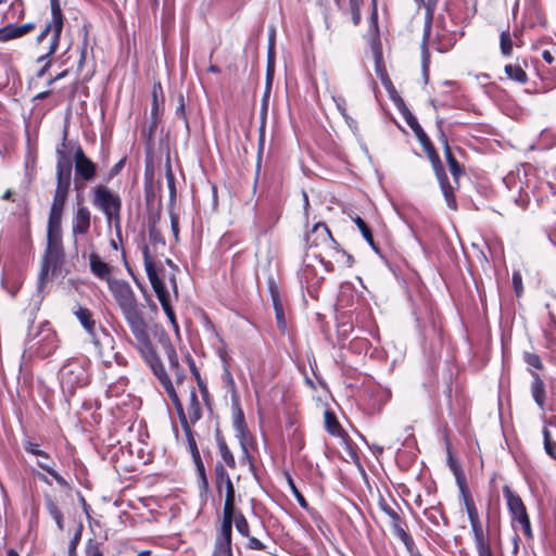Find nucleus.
<instances>
[{
  "label": "nucleus",
  "instance_id": "a211bd4d",
  "mask_svg": "<svg viewBox=\"0 0 556 556\" xmlns=\"http://www.w3.org/2000/svg\"><path fill=\"white\" fill-rule=\"evenodd\" d=\"M435 175L439 180L442 193L445 198L446 204L450 208L455 210L456 208V200L453 193V188L450 185L447 177L445 175V172L443 168L435 167Z\"/></svg>",
  "mask_w": 556,
  "mask_h": 556
},
{
  "label": "nucleus",
  "instance_id": "b1692460",
  "mask_svg": "<svg viewBox=\"0 0 556 556\" xmlns=\"http://www.w3.org/2000/svg\"><path fill=\"white\" fill-rule=\"evenodd\" d=\"M163 102V90L160 84H154L152 88L151 115L154 121L160 114L161 103Z\"/></svg>",
  "mask_w": 556,
  "mask_h": 556
},
{
  "label": "nucleus",
  "instance_id": "603ef678",
  "mask_svg": "<svg viewBox=\"0 0 556 556\" xmlns=\"http://www.w3.org/2000/svg\"><path fill=\"white\" fill-rule=\"evenodd\" d=\"M223 370H224V372H223L224 380L227 382L228 386L233 387L235 380L230 372L229 365L224 366Z\"/></svg>",
  "mask_w": 556,
  "mask_h": 556
},
{
  "label": "nucleus",
  "instance_id": "f3484780",
  "mask_svg": "<svg viewBox=\"0 0 556 556\" xmlns=\"http://www.w3.org/2000/svg\"><path fill=\"white\" fill-rule=\"evenodd\" d=\"M307 241L312 245H318L320 243H334L330 230L323 223H317L314 225L312 231L307 235Z\"/></svg>",
  "mask_w": 556,
  "mask_h": 556
},
{
  "label": "nucleus",
  "instance_id": "ddd939ff",
  "mask_svg": "<svg viewBox=\"0 0 556 556\" xmlns=\"http://www.w3.org/2000/svg\"><path fill=\"white\" fill-rule=\"evenodd\" d=\"M235 509H223V520L218 532V545L224 548L227 556H232L231 553V532Z\"/></svg>",
  "mask_w": 556,
  "mask_h": 556
},
{
  "label": "nucleus",
  "instance_id": "f257e3e1",
  "mask_svg": "<svg viewBox=\"0 0 556 556\" xmlns=\"http://www.w3.org/2000/svg\"><path fill=\"white\" fill-rule=\"evenodd\" d=\"M109 289L122 309L123 316L135 337L138 351L159 378L177 413L180 415L181 421L185 422V417H182V404L156 355L149 334V325L143 317V312L136 300L130 285L124 280H112L109 281Z\"/></svg>",
  "mask_w": 556,
  "mask_h": 556
},
{
  "label": "nucleus",
  "instance_id": "79ce46f5",
  "mask_svg": "<svg viewBox=\"0 0 556 556\" xmlns=\"http://www.w3.org/2000/svg\"><path fill=\"white\" fill-rule=\"evenodd\" d=\"M523 359L529 366H531L535 369L543 368V364H542L540 356L534 353H525Z\"/></svg>",
  "mask_w": 556,
  "mask_h": 556
},
{
  "label": "nucleus",
  "instance_id": "49530a36",
  "mask_svg": "<svg viewBox=\"0 0 556 556\" xmlns=\"http://www.w3.org/2000/svg\"><path fill=\"white\" fill-rule=\"evenodd\" d=\"M249 539L248 547L255 551H264L266 548L265 544H263L258 539L254 536H247Z\"/></svg>",
  "mask_w": 556,
  "mask_h": 556
},
{
  "label": "nucleus",
  "instance_id": "c03bdc74",
  "mask_svg": "<svg viewBox=\"0 0 556 556\" xmlns=\"http://www.w3.org/2000/svg\"><path fill=\"white\" fill-rule=\"evenodd\" d=\"M513 285H514L516 294L519 296L522 293V289H523L522 278H521V275L519 271L513 273Z\"/></svg>",
  "mask_w": 556,
  "mask_h": 556
},
{
  "label": "nucleus",
  "instance_id": "c9c22d12",
  "mask_svg": "<svg viewBox=\"0 0 556 556\" xmlns=\"http://www.w3.org/2000/svg\"><path fill=\"white\" fill-rule=\"evenodd\" d=\"M232 523H235L237 531L241 535L249 536V534H250V527H249L248 520L245 519V517L242 514H237L236 515V510H235L233 511V521H232Z\"/></svg>",
  "mask_w": 556,
  "mask_h": 556
},
{
  "label": "nucleus",
  "instance_id": "393cba45",
  "mask_svg": "<svg viewBox=\"0 0 556 556\" xmlns=\"http://www.w3.org/2000/svg\"><path fill=\"white\" fill-rule=\"evenodd\" d=\"M190 404L188 407V415L191 422H197L201 418V405L198 401V396L195 390L192 388L189 394Z\"/></svg>",
  "mask_w": 556,
  "mask_h": 556
},
{
  "label": "nucleus",
  "instance_id": "bb28decb",
  "mask_svg": "<svg viewBox=\"0 0 556 556\" xmlns=\"http://www.w3.org/2000/svg\"><path fill=\"white\" fill-rule=\"evenodd\" d=\"M430 29H431V21L429 17L425 25L422 43H421L422 68H424L425 73L428 71V65H429V52H428L427 43H428L429 36H430Z\"/></svg>",
  "mask_w": 556,
  "mask_h": 556
},
{
  "label": "nucleus",
  "instance_id": "72a5a7b5",
  "mask_svg": "<svg viewBox=\"0 0 556 556\" xmlns=\"http://www.w3.org/2000/svg\"><path fill=\"white\" fill-rule=\"evenodd\" d=\"M353 222L355 223V225L357 226V228L359 229V231L362 232L363 235V238L372 247L375 248V242H374V238H372V235H371V231L369 229V227L367 226V224L359 217V216H354L352 217Z\"/></svg>",
  "mask_w": 556,
  "mask_h": 556
},
{
  "label": "nucleus",
  "instance_id": "7c9ffc66",
  "mask_svg": "<svg viewBox=\"0 0 556 556\" xmlns=\"http://www.w3.org/2000/svg\"><path fill=\"white\" fill-rule=\"evenodd\" d=\"M218 450H219V454H220L222 459L225 463V465H227L231 469L236 468L235 456L228 448L227 444L222 440L218 441Z\"/></svg>",
  "mask_w": 556,
  "mask_h": 556
},
{
  "label": "nucleus",
  "instance_id": "cd10ccee",
  "mask_svg": "<svg viewBox=\"0 0 556 556\" xmlns=\"http://www.w3.org/2000/svg\"><path fill=\"white\" fill-rule=\"evenodd\" d=\"M324 417H325V426H326L327 431L331 435L340 437L341 435V427H340L339 421L337 420L336 415L330 410H326L324 414Z\"/></svg>",
  "mask_w": 556,
  "mask_h": 556
},
{
  "label": "nucleus",
  "instance_id": "13d9d810",
  "mask_svg": "<svg viewBox=\"0 0 556 556\" xmlns=\"http://www.w3.org/2000/svg\"><path fill=\"white\" fill-rule=\"evenodd\" d=\"M405 121L407 122L408 126L414 129V128H418L419 129V124L417 122V118L412 114V113H407L405 115Z\"/></svg>",
  "mask_w": 556,
  "mask_h": 556
},
{
  "label": "nucleus",
  "instance_id": "a878e982",
  "mask_svg": "<svg viewBox=\"0 0 556 556\" xmlns=\"http://www.w3.org/2000/svg\"><path fill=\"white\" fill-rule=\"evenodd\" d=\"M444 154H445L448 167H450V172H451L454 180L457 182L458 178L463 174V169L459 166L458 162L453 156L452 151H451V149H450V147H448V144L446 142H445V148H444Z\"/></svg>",
  "mask_w": 556,
  "mask_h": 556
},
{
  "label": "nucleus",
  "instance_id": "8fccbe9b",
  "mask_svg": "<svg viewBox=\"0 0 556 556\" xmlns=\"http://www.w3.org/2000/svg\"><path fill=\"white\" fill-rule=\"evenodd\" d=\"M479 556H493L489 543L477 545Z\"/></svg>",
  "mask_w": 556,
  "mask_h": 556
},
{
  "label": "nucleus",
  "instance_id": "c756f323",
  "mask_svg": "<svg viewBox=\"0 0 556 556\" xmlns=\"http://www.w3.org/2000/svg\"><path fill=\"white\" fill-rule=\"evenodd\" d=\"M235 426H236V430L238 432V437L240 439V443H241L243 450L247 452L245 443L248 440L249 431L243 421V416H242L241 412H239L238 416L235 419Z\"/></svg>",
  "mask_w": 556,
  "mask_h": 556
},
{
  "label": "nucleus",
  "instance_id": "e433bc0d",
  "mask_svg": "<svg viewBox=\"0 0 556 556\" xmlns=\"http://www.w3.org/2000/svg\"><path fill=\"white\" fill-rule=\"evenodd\" d=\"M67 189H64L63 187L56 188L53 197V202L51 205L52 210H61L63 211L66 195H67Z\"/></svg>",
  "mask_w": 556,
  "mask_h": 556
},
{
  "label": "nucleus",
  "instance_id": "e2e57ef3",
  "mask_svg": "<svg viewBox=\"0 0 556 556\" xmlns=\"http://www.w3.org/2000/svg\"><path fill=\"white\" fill-rule=\"evenodd\" d=\"M168 279H169L170 286L174 290L175 296H177V282H176V278H175L174 274H170Z\"/></svg>",
  "mask_w": 556,
  "mask_h": 556
},
{
  "label": "nucleus",
  "instance_id": "338daca9",
  "mask_svg": "<svg viewBox=\"0 0 556 556\" xmlns=\"http://www.w3.org/2000/svg\"><path fill=\"white\" fill-rule=\"evenodd\" d=\"M543 437H544V442H551L552 441L551 440V433H549V431L546 428H544V430H543Z\"/></svg>",
  "mask_w": 556,
  "mask_h": 556
},
{
  "label": "nucleus",
  "instance_id": "f8f14e48",
  "mask_svg": "<svg viewBox=\"0 0 556 556\" xmlns=\"http://www.w3.org/2000/svg\"><path fill=\"white\" fill-rule=\"evenodd\" d=\"M24 448L27 453L37 456V465L47 471L58 484L65 486L67 483L65 479L54 470V462L50 458L49 454L39 448V445L30 441L24 443Z\"/></svg>",
  "mask_w": 556,
  "mask_h": 556
},
{
  "label": "nucleus",
  "instance_id": "7ed1b4c3",
  "mask_svg": "<svg viewBox=\"0 0 556 556\" xmlns=\"http://www.w3.org/2000/svg\"><path fill=\"white\" fill-rule=\"evenodd\" d=\"M143 262H144V268L148 275V278L151 282V286L156 294V298L167 316L168 320L170 321L173 329L178 334L179 333V326L172 306L170 301V294L165 286V274L164 269L156 265L154 261L152 260L148 247L143 249Z\"/></svg>",
  "mask_w": 556,
  "mask_h": 556
},
{
  "label": "nucleus",
  "instance_id": "3c124183",
  "mask_svg": "<svg viewBox=\"0 0 556 556\" xmlns=\"http://www.w3.org/2000/svg\"><path fill=\"white\" fill-rule=\"evenodd\" d=\"M413 131L416 134L417 138L419 139V141L422 146H426L429 143V138L427 137V135L425 134V131L422 130V128L420 126H419V129L416 127L413 129Z\"/></svg>",
  "mask_w": 556,
  "mask_h": 556
},
{
  "label": "nucleus",
  "instance_id": "20e7f679",
  "mask_svg": "<svg viewBox=\"0 0 556 556\" xmlns=\"http://www.w3.org/2000/svg\"><path fill=\"white\" fill-rule=\"evenodd\" d=\"M62 29L63 17L59 0H51V21L46 25L45 29L39 34L37 38V41L41 43L48 36H50L47 52L41 54L37 60L38 63H43V67L38 74L40 77L45 74L46 68L50 64L49 58L56 51L59 47Z\"/></svg>",
  "mask_w": 556,
  "mask_h": 556
},
{
  "label": "nucleus",
  "instance_id": "39448f33",
  "mask_svg": "<svg viewBox=\"0 0 556 556\" xmlns=\"http://www.w3.org/2000/svg\"><path fill=\"white\" fill-rule=\"evenodd\" d=\"M59 377L64 392L73 393L77 388L85 387L88 383L86 362L70 359L60 369Z\"/></svg>",
  "mask_w": 556,
  "mask_h": 556
},
{
  "label": "nucleus",
  "instance_id": "09e8293b",
  "mask_svg": "<svg viewBox=\"0 0 556 556\" xmlns=\"http://www.w3.org/2000/svg\"><path fill=\"white\" fill-rule=\"evenodd\" d=\"M372 3V12L370 16V27L377 31L378 29V14H377V0H371Z\"/></svg>",
  "mask_w": 556,
  "mask_h": 556
},
{
  "label": "nucleus",
  "instance_id": "58836bf2",
  "mask_svg": "<svg viewBox=\"0 0 556 556\" xmlns=\"http://www.w3.org/2000/svg\"><path fill=\"white\" fill-rule=\"evenodd\" d=\"M349 2L353 23L357 25L361 22V5L363 0H350Z\"/></svg>",
  "mask_w": 556,
  "mask_h": 556
},
{
  "label": "nucleus",
  "instance_id": "f704fd0d",
  "mask_svg": "<svg viewBox=\"0 0 556 556\" xmlns=\"http://www.w3.org/2000/svg\"><path fill=\"white\" fill-rule=\"evenodd\" d=\"M62 214L61 210H52L50 208V215L48 220V230L62 231L61 223H62Z\"/></svg>",
  "mask_w": 556,
  "mask_h": 556
},
{
  "label": "nucleus",
  "instance_id": "bf43d9fd",
  "mask_svg": "<svg viewBox=\"0 0 556 556\" xmlns=\"http://www.w3.org/2000/svg\"><path fill=\"white\" fill-rule=\"evenodd\" d=\"M542 58L548 64H552L554 62V56H553L552 52L548 50H544L542 52Z\"/></svg>",
  "mask_w": 556,
  "mask_h": 556
},
{
  "label": "nucleus",
  "instance_id": "4c0bfd02",
  "mask_svg": "<svg viewBox=\"0 0 556 556\" xmlns=\"http://www.w3.org/2000/svg\"><path fill=\"white\" fill-rule=\"evenodd\" d=\"M81 531H83V526L80 525L77 528V530L75 531L72 540L70 541V544L67 547L68 556H77V546H78L80 538H81Z\"/></svg>",
  "mask_w": 556,
  "mask_h": 556
},
{
  "label": "nucleus",
  "instance_id": "9d476101",
  "mask_svg": "<svg viewBox=\"0 0 556 556\" xmlns=\"http://www.w3.org/2000/svg\"><path fill=\"white\" fill-rule=\"evenodd\" d=\"M216 489L219 494L225 491V503L223 509H235L236 491L232 481L225 469L224 464L217 463L215 466Z\"/></svg>",
  "mask_w": 556,
  "mask_h": 556
},
{
  "label": "nucleus",
  "instance_id": "423d86ee",
  "mask_svg": "<svg viewBox=\"0 0 556 556\" xmlns=\"http://www.w3.org/2000/svg\"><path fill=\"white\" fill-rule=\"evenodd\" d=\"M503 495L506 500L507 508L511 517L514 528L520 526L522 533L529 540L533 538L530 518L521 497L508 485L503 488Z\"/></svg>",
  "mask_w": 556,
  "mask_h": 556
},
{
  "label": "nucleus",
  "instance_id": "4468645a",
  "mask_svg": "<svg viewBox=\"0 0 556 556\" xmlns=\"http://www.w3.org/2000/svg\"><path fill=\"white\" fill-rule=\"evenodd\" d=\"M91 224V214L88 207L79 206L73 217L72 232L75 237V243H77V237L86 235L89 231Z\"/></svg>",
  "mask_w": 556,
  "mask_h": 556
},
{
  "label": "nucleus",
  "instance_id": "6e6552de",
  "mask_svg": "<svg viewBox=\"0 0 556 556\" xmlns=\"http://www.w3.org/2000/svg\"><path fill=\"white\" fill-rule=\"evenodd\" d=\"M93 204L103 212L109 223L119 222L122 201L117 193L104 186H99L93 192Z\"/></svg>",
  "mask_w": 556,
  "mask_h": 556
},
{
  "label": "nucleus",
  "instance_id": "5fc2aeb1",
  "mask_svg": "<svg viewBox=\"0 0 556 556\" xmlns=\"http://www.w3.org/2000/svg\"><path fill=\"white\" fill-rule=\"evenodd\" d=\"M555 446L556 444L554 442H544V450L545 452L547 453L548 456H551L552 458L556 459V454H555Z\"/></svg>",
  "mask_w": 556,
  "mask_h": 556
},
{
  "label": "nucleus",
  "instance_id": "dca6fc26",
  "mask_svg": "<svg viewBox=\"0 0 556 556\" xmlns=\"http://www.w3.org/2000/svg\"><path fill=\"white\" fill-rule=\"evenodd\" d=\"M34 28L35 25L33 23H27L23 25L9 24L0 28V42H5L12 39L23 37L24 35L30 33Z\"/></svg>",
  "mask_w": 556,
  "mask_h": 556
},
{
  "label": "nucleus",
  "instance_id": "a18cd8bd",
  "mask_svg": "<svg viewBox=\"0 0 556 556\" xmlns=\"http://www.w3.org/2000/svg\"><path fill=\"white\" fill-rule=\"evenodd\" d=\"M333 100L336 102V105L338 108V110L340 111L341 115L345 118V121H353L348 114H346V110H345V101L343 98L341 97H338V98H334L333 97Z\"/></svg>",
  "mask_w": 556,
  "mask_h": 556
},
{
  "label": "nucleus",
  "instance_id": "de8ad7c7",
  "mask_svg": "<svg viewBox=\"0 0 556 556\" xmlns=\"http://www.w3.org/2000/svg\"><path fill=\"white\" fill-rule=\"evenodd\" d=\"M170 227H172V232H173L175 240H178L179 219H178V216L174 213H170Z\"/></svg>",
  "mask_w": 556,
  "mask_h": 556
},
{
  "label": "nucleus",
  "instance_id": "2eb2a0df",
  "mask_svg": "<svg viewBox=\"0 0 556 556\" xmlns=\"http://www.w3.org/2000/svg\"><path fill=\"white\" fill-rule=\"evenodd\" d=\"M75 170L85 180H91L96 175V165L81 149L75 152Z\"/></svg>",
  "mask_w": 556,
  "mask_h": 556
},
{
  "label": "nucleus",
  "instance_id": "412c9836",
  "mask_svg": "<svg viewBox=\"0 0 556 556\" xmlns=\"http://www.w3.org/2000/svg\"><path fill=\"white\" fill-rule=\"evenodd\" d=\"M392 531L399 538L402 543L405 545L408 553H413L415 548V543L413 538L403 529L401 519L391 523Z\"/></svg>",
  "mask_w": 556,
  "mask_h": 556
},
{
  "label": "nucleus",
  "instance_id": "f03ea898",
  "mask_svg": "<svg viewBox=\"0 0 556 556\" xmlns=\"http://www.w3.org/2000/svg\"><path fill=\"white\" fill-rule=\"evenodd\" d=\"M74 315L89 334L99 358L105 366H110L117 357V354L114 352L113 337L97 324L92 313L88 308L78 306Z\"/></svg>",
  "mask_w": 556,
  "mask_h": 556
},
{
  "label": "nucleus",
  "instance_id": "aec40b11",
  "mask_svg": "<svg viewBox=\"0 0 556 556\" xmlns=\"http://www.w3.org/2000/svg\"><path fill=\"white\" fill-rule=\"evenodd\" d=\"M89 264L90 269L92 274L101 279L109 281H112L113 279L110 278V267L106 263H104L99 255L96 253H91L89 256Z\"/></svg>",
  "mask_w": 556,
  "mask_h": 556
},
{
  "label": "nucleus",
  "instance_id": "864d4df0",
  "mask_svg": "<svg viewBox=\"0 0 556 556\" xmlns=\"http://www.w3.org/2000/svg\"><path fill=\"white\" fill-rule=\"evenodd\" d=\"M168 359L170 366L174 367L176 371H178V359L174 349L170 345L168 346Z\"/></svg>",
  "mask_w": 556,
  "mask_h": 556
},
{
  "label": "nucleus",
  "instance_id": "2f4dec72",
  "mask_svg": "<svg viewBox=\"0 0 556 556\" xmlns=\"http://www.w3.org/2000/svg\"><path fill=\"white\" fill-rule=\"evenodd\" d=\"M103 551V543L93 539H89L85 544L86 556H104Z\"/></svg>",
  "mask_w": 556,
  "mask_h": 556
},
{
  "label": "nucleus",
  "instance_id": "6e6d98bb",
  "mask_svg": "<svg viewBox=\"0 0 556 556\" xmlns=\"http://www.w3.org/2000/svg\"><path fill=\"white\" fill-rule=\"evenodd\" d=\"M218 356L223 363V367L226 365H229V355H228L225 346H222L218 349Z\"/></svg>",
  "mask_w": 556,
  "mask_h": 556
},
{
  "label": "nucleus",
  "instance_id": "473e14b6",
  "mask_svg": "<svg viewBox=\"0 0 556 556\" xmlns=\"http://www.w3.org/2000/svg\"><path fill=\"white\" fill-rule=\"evenodd\" d=\"M501 52L505 56H509L513 53V39L508 30H504L500 38Z\"/></svg>",
  "mask_w": 556,
  "mask_h": 556
},
{
  "label": "nucleus",
  "instance_id": "774afa93",
  "mask_svg": "<svg viewBox=\"0 0 556 556\" xmlns=\"http://www.w3.org/2000/svg\"><path fill=\"white\" fill-rule=\"evenodd\" d=\"M11 195H12V191L11 190H7L3 195H2V199L3 200H10L11 199Z\"/></svg>",
  "mask_w": 556,
  "mask_h": 556
},
{
  "label": "nucleus",
  "instance_id": "1a4fd4ad",
  "mask_svg": "<svg viewBox=\"0 0 556 556\" xmlns=\"http://www.w3.org/2000/svg\"><path fill=\"white\" fill-rule=\"evenodd\" d=\"M30 349H34L38 356L47 357L54 353L59 346L55 331L48 321L41 323L37 332L29 340Z\"/></svg>",
  "mask_w": 556,
  "mask_h": 556
},
{
  "label": "nucleus",
  "instance_id": "c85d7f7f",
  "mask_svg": "<svg viewBox=\"0 0 556 556\" xmlns=\"http://www.w3.org/2000/svg\"><path fill=\"white\" fill-rule=\"evenodd\" d=\"M505 73L508 78L519 84H525L528 79L526 72L517 64H508L505 66Z\"/></svg>",
  "mask_w": 556,
  "mask_h": 556
},
{
  "label": "nucleus",
  "instance_id": "680f3d73",
  "mask_svg": "<svg viewBox=\"0 0 556 556\" xmlns=\"http://www.w3.org/2000/svg\"><path fill=\"white\" fill-rule=\"evenodd\" d=\"M176 114L180 115L182 118H185V103H184L182 97H180V104L176 110Z\"/></svg>",
  "mask_w": 556,
  "mask_h": 556
},
{
  "label": "nucleus",
  "instance_id": "9b49d317",
  "mask_svg": "<svg viewBox=\"0 0 556 556\" xmlns=\"http://www.w3.org/2000/svg\"><path fill=\"white\" fill-rule=\"evenodd\" d=\"M460 491H462V495H463V500H464V505H465V508H466V511H467V515H468V518L470 521L471 530H472V533L475 536L476 546L480 545V544L488 543L484 538L483 529H482V526H481V522L479 519V514H478V510L475 505L472 496L465 489V486H460Z\"/></svg>",
  "mask_w": 556,
  "mask_h": 556
},
{
  "label": "nucleus",
  "instance_id": "4d7b16f0",
  "mask_svg": "<svg viewBox=\"0 0 556 556\" xmlns=\"http://www.w3.org/2000/svg\"><path fill=\"white\" fill-rule=\"evenodd\" d=\"M274 45L273 42L270 43V47H269V53H268V68H267V76L269 77L270 74H271V71L274 68Z\"/></svg>",
  "mask_w": 556,
  "mask_h": 556
},
{
  "label": "nucleus",
  "instance_id": "5701e85b",
  "mask_svg": "<svg viewBox=\"0 0 556 556\" xmlns=\"http://www.w3.org/2000/svg\"><path fill=\"white\" fill-rule=\"evenodd\" d=\"M56 188L63 187L64 189L68 190L71 184V165L59 162L56 166Z\"/></svg>",
  "mask_w": 556,
  "mask_h": 556
},
{
  "label": "nucleus",
  "instance_id": "ea45409f",
  "mask_svg": "<svg viewBox=\"0 0 556 556\" xmlns=\"http://www.w3.org/2000/svg\"><path fill=\"white\" fill-rule=\"evenodd\" d=\"M274 308H275L278 327L280 329H286V319H285L283 308H282L281 303L276 298H274Z\"/></svg>",
  "mask_w": 556,
  "mask_h": 556
},
{
  "label": "nucleus",
  "instance_id": "052dcab7",
  "mask_svg": "<svg viewBox=\"0 0 556 556\" xmlns=\"http://www.w3.org/2000/svg\"><path fill=\"white\" fill-rule=\"evenodd\" d=\"M201 490H202V492H205V493L208 490V483H207L206 477L203 471H201Z\"/></svg>",
  "mask_w": 556,
  "mask_h": 556
},
{
  "label": "nucleus",
  "instance_id": "69168bd1",
  "mask_svg": "<svg viewBox=\"0 0 556 556\" xmlns=\"http://www.w3.org/2000/svg\"><path fill=\"white\" fill-rule=\"evenodd\" d=\"M338 254H340L341 257L346 258L348 266L352 265V256L346 254L344 251H337Z\"/></svg>",
  "mask_w": 556,
  "mask_h": 556
},
{
  "label": "nucleus",
  "instance_id": "37998d69",
  "mask_svg": "<svg viewBox=\"0 0 556 556\" xmlns=\"http://www.w3.org/2000/svg\"><path fill=\"white\" fill-rule=\"evenodd\" d=\"M379 507L390 518L391 523L401 519L399 514L386 501H381Z\"/></svg>",
  "mask_w": 556,
  "mask_h": 556
},
{
  "label": "nucleus",
  "instance_id": "0eeeda50",
  "mask_svg": "<svg viewBox=\"0 0 556 556\" xmlns=\"http://www.w3.org/2000/svg\"><path fill=\"white\" fill-rule=\"evenodd\" d=\"M47 251L39 273V289L42 288L51 267L55 268L63 255L62 231H47Z\"/></svg>",
  "mask_w": 556,
  "mask_h": 556
},
{
  "label": "nucleus",
  "instance_id": "a19ab883",
  "mask_svg": "<svg viewBox=\"0 0 556 556\" xmlns=\"http://www.w3.org/2000/svg\"><path fill=\"white\" fill-rule=\"evenodd\" d=\"M288 483H289V486H290L294 497L296 498L299 505L302 508L307 509L308 504H307L306 500L304 498V496L301 494V492L296 489L291 477H288Z\"/></svg>",
  "mask_w": 556,
  "mask_h": 556
},
{
  "label": "nucleus",
  "instance_id": "4be33fe9",
  "mask_svg": "<svg viewBox=\"0 0 556 556\" xmlns=\"http://www.w3.org/2000/svg\"><path fill=\"white\" fill-rule=\"evenodd\" d=\"M45 506H46V509L48 511V514L53 518V520L55 521L59 530H64V519H63V514L62 511L59 509L58 505L54 503L53 498L51 497V495H46L45 496Z\"/></svg>",
  "mask_w": 556,
  "mask_h": 556
},
{
  "label": "nucleus",
  "instance_id": "6ab92c4d",
  "mask_svg": "<svg viewBox=\"0 0 556 556\" xmlns=\"http://www.w3.org/2000/svg\"><path fill=\"white\" fill-rule=\"evenodd\" d=\"M532 383H531V394L540 408L544 407L545 404V383L541 379L540 375L535 371H531Z\"/></svg>",
  "mask_w": 556,
  "mask_h": 556
},
{
  "label": "nucleus",
  "instance_id": "0e129e2a",
  "mask_svg": "<svg viewBox=\"0 0 556 556\" xmlns=\"http://www.w3.org/2000/svg\"><path fill=\"white\" fill-rule=\"evenodd\" d=\"M453 46V42L451 40H448V42L446 43H440L439 47H438V50L440 52H444V51H447L451 47Z\"/></svg>",
  "mask_w": 556,
  "mask_h": 556
}]
</instances>
